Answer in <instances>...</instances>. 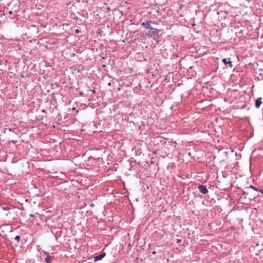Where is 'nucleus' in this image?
<instances>
[{"instance_id":"9b49d317","label":"nucleus","mask_w":263,"mask_h":263,"mask_svg":"<svg viewBox=\"0 0 263 263\" xmlns=\"http://www.w3.org/2000/svg\"><path fill=\"white\" fill-rule=\"evenodd\" d=\"M79 32H80V31H79V30L78 29H77L75 30V33H79Z\"/></svg>"},{"instance_id":"0eeeda50","label":"nucleus","mask_w":263,"mask_h":263,"mask_svg":"<svg viewBox=\"0 0 263 263\" xmlns=\"http://www.w3.org/2000/svg\"><path fill=\"white\" fill-rule=\"evenodd\" d=\"M141 25L144 26L145 28L147 29H149L152 27L149 24V22L147 21L145 22H143L141 24Z\"/></svg>"},{"instance_id":"4468645a","label":"nucleus","mask_w":263,"mask_h":263,"mask_svg":"<svg viewBox=\"0 0 263 263\" xmlns=\"http://www.w3.org/2000/svg\"><path fill=\"white\" fill-rule=\"evenodd\" d=\"M13 144H15L16 143V141H12Z\"/></svg>"},{"instance_id":"20e7f679","label":"nucleus","mask_w":263,"mask_h":263,"mask_svg":"<svg viewBox=\"0 0 263 263\" xmlns=\"http://www.w3.org/2000/svg\"><path fill=\"white\" fill-rule=\"evenodd\" d=\"M261 100H262V98H261V97H260L256 100L255 104V106L256 108H258L260 107V105H261V104L262 103Z\"/></svg>"},{"instance_id":"1a4fd4ad","label":"nucleus","mask_w":263,"mask_h":263,"mask_svg":"<svg viewBox=\"0 0 263 263\" xmlns=\"http://www.w3.org/2000/svg\"><path fill=\"white\" fill-rule=\"evenodd\" d=\"M45 261L46 262V263H51V262L52 260V257L49 255H47V256L45 258Z\"/></svg>"},{"instance_id":"aec40b11","label":"nucleus","mask_w":263,"mask_h":263,"mask_svg":"<svg viewBox=\"0 0 263 263\" xmlns=\"http://www.w3.org/2000/svg\"><path fill=\"white\" fill-rule=\"evenodd\" d=\"M262 193V196H263V193Z\"/></svg>"},{"instance_id":"a211bd4d","label":"nucleus","mask_w":263,"mask_h":263,"mask_svg":"<svg viewBox=\"0 0 263 263\" xmlns=\"http://www.w3.org/2000/svg\"><path fill=\"white\" fill-rule=\"evenodd\" d=\"M9 214H10V213H8L6 214V215L7 216L9 215Z\"/></svg>"},{"instance_id":"2eb2a0df","label":"nucleus","mask_w":263,"mask_h":263,"mask_svg":"<svg viewBox=\"0 0 263 263\" xmlns=\"http://www.w3.org/2000/svg\"><path fill=\"white\" fill-rule=\"evenodd\" d=\"M30 217H33V214H30Z\"/></svg>"},{"instance_id":"39448f33","label":"nucleus","mask_w":263,"mask_h":263,"mask_svg":"<svg viewBox=\"0 0 263 263\" xmlns=\"http://www.w3.org/2000/svg\"><path fill=\"white\" fill-rule=\"evenodd\" d=\"M222 62L224 63L226 65L229 64L230 67H233V64L232 61L230 60V59H223L222 60Z\"/></svg>"},{"instance_id":"6e6552de","label":"nucleus","mask_w":263,"mask_h":263,"mask_svg":"<svg viewBox=\"0 0 263 263\" xmlns=\"http://www.w3.org/2000/svg\"><path fill=\"white\" fill-rule=\"evenodd\" d=\"M253 189L254 190H255L256 191H258V192H260L261 193H263V190H262L258 189V188L255 187V186H253L252 185H251L247 187V189Z\"/></svg>"},{"instance_id":"423d86ee","label":"nucleus","mask_w":263,"mask_h":263,"mask_svg":"<svg viewBox=\"0 0 263 263\" xmlns=\"http://www.w3.org/2000/svg\"><path fill=\"white\" fill-rule=\"evenodd\" d=\"M1 210L2 209L4 211H8L10 210V208L6 204L0 203Z\"/></svg>"},{"instance_id":"f8f14e48","label":"nucleus","mask_w":263,"mask_h":263,"mask_svg":"<svg viewBox=\"0 0 263 263\" xmlns=\"http://www.w3.org/2000/svg\"><path fill=\"white\" fill-rule=\"evenodd\" d=\"M181 239H177V243H179V242H181Z\"/></svg>"},{"instance_id":"f3484780","label":"nucleus","mask_w":263,"mask_h":263,"mask_svg":"<svg viewBox=\"0 0 263 263\" xmlns=\"http://www.w3.org/2000/svg\"><path fill=\"white\" fill-rule=\"evenodd\" d=\"M262 71V69H259V71Z\"/></svg>"},{"instance_id":"6ab92c4d","label":"nucleus","mask_w":263,"mask_h":263,"mask_svg":"<svg viewBox=\"0 0 263 263\" xmlns=\"http://www.w3.org/2000/svg\"><path fill=\"white\" fill-rule=\"evenodd\" d=\"M243 193L246 194V191L243 192Z\"/></svg>"},{"instance_id":"9d476101","label":"nucleus","mask_w":263,"mask_h":263,"mask_svg":"<svg viewBox=\"0 0 263 263\" xmlns=\"http://www.w3.org/2000/svg\"><path fill=\"white\" fill-rule=\"evenodd\" d=\"M14 239L17 241L19 242L20 240V236L19 235H17L15 237Z\"/></svg>"},{"instance_id":"dca6fc26","label":"nucleus","mask_w":263,"mask_h":263,"mask_svg":"<svg viewBox=\"0 0 263 263\" xmlns=\"http://www.w3.org/2000/svg\"><path fill=\"white\" fill-rule=\"evenodd\" d=\"M42 112H46V111H45L44 109H43V110H42Z\"/></svg>"},{"instance_id":"7ed1b4c3","label":"nucleus","mask_w":263,"mask_h":263,"mask_svg":"<svg viewBox=\"0 0 263 263\" xmlns=\"http://www.w3.org/2000/svg\"><path fill=\"white\" fill-rule=\"evenodd\" d=\"M105 256H106V253L105 252H102L100 255L95 256L94 260H95V261L101 260Z\"/></svg>"},{"instance_id":"ddd939ff","label":"nucleus","mask_w":263,"mask_h":263,"mask_svg":"<svg viewBox=\"0 0 263 263\" xmlns=\"http://www.w3.org/2000/svg\"><path fill=\"white\" fill-rule=\"evenodd\" d=\"M91 91H92V93H95V90H90Z\"/></svg>"},{"instance_id":"f257e3e1","label":"nucleus","mask_w":263,"mask_h":263,"mask_svg":"<svg viewBox=\"0 0 263 263\" xmlns=\"http://www.w3.org/2000/svg\"><path fill=\"white\" fill-rule=\"evenodd\" d=\"M159 30L158 29L152 27L149 29H148V31L146 32V34L148 36L152 38L154 40L158 41L159 39Z\"/></svg>"},{"instance_id":"f03ea898","label":"nucleus","mask_w":263,"mask_h":263,"mask_svg":"<svg viewBox=\"0 0 263 263\" xmlns=\"http://www.w3.org/2000/svg\"><path fill=\"white\" fill-rule=\"evenodd\" d=\"M198 189L200 191V192L203 194H205L208 193V191L205 186V185H200L198 186Z\"/></svg>"}]
</instances>
